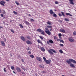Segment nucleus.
I'll return each instance as SVG.
<instances>
[{
    "mask_svg": "<svg viewBox=\"0 0 76 76\" xmlns=\"http://www.w3.org/2000/svg\"><path fill=\"white\" fill-rule=\"evenodd\" d=\"M69 0L70 1V2H72V1H73V0Z\"/></svg>",
    "mask_w": 76,
    "mask_h": 76,
    "instance_id": "nucleus-52",
    "label": "nucleus"
},
{
    "mask_svg": "<svg viewBox=\"0 0 76 76\" xmlns=\"http://www.w3.org/2000/svg\"><path fill=\"white\" fill-rule=\"evenodd\" d=\"M47 23V24H48V25H51V23L49 21Z\"/></svg>",
    "mask_w": 76,
    "mask_h": 76,
    "instance_id": "nucleus-37",
    "label": "nucleus"
},
{
    "mask_svg": "<svg viewBox=\"0 0 76 76\" xmlns=\"http://www.w3.org/2000/svg\"><path fill=\"white\" fill-rule=\"evenodd\" d=\"M53 16L54 18H57V15L55 13H53Z\"/></svg>",
    "mask_w": 76,
    "mask_h": 76,
    "instance_id": "nucleus-24",
    "label": "nucleus"
},
{
    "mask_svg": "<svg viewBox=\"0 0 76 76\" xmlns=\"http://www.w3.org/2000/svg\"><path fill=\"white\" fill-rule=\"evenodd\" d=\"M64 20H65V21H67V22H69V20L68 19L65 18Z\"/></svg>",
    "mask_w": 76,
    "mask_h": 76,
    "instance_id": "nucleus-27",
    "label": "nucleus"
},
{
    "mask_svg": "<svg viewBox=\"0 0 76 76\" xmlns=\"http://www.w3.org/2000/svg\"><path fill=\"white\" fill-rule=\"evenodd\" d=\"M4 39L5 41V42H6V38H4Z\"/></svg>",
    "mask_w": 76,
    "mask_h": 76,
    "instance_id": "nucleus-61",
    "label": "nucleus"
},
{
    "mask_svg": "<svg viewBox=\"0 0 76 76\" xmlns=\"http://www.w3.org/2000/svg\"><path fill=\"white\" fill-rule=\"evenodd\" d=\"M28 16H31V14H28Z\"/></svg>",
    "mask_w": 76,
    "mask_h": 76,
    "instance_id": "nucleus-53",
    "label": "nucleus"
},
{
    "mask_svg": "<svg viewBox=\"0 0 76 76\" xmlns=\"http://www.w3.org/2000/svg\"><path fill=\"white\" fill-rule=\"evenodd\" d=\"M22 62H24V60H23V59H22Z\"/></svg>",
    "mask_w": 76,
    "mask_h": 76,
    "instance_id": "nucleus-55",
    "label": "nucleus"
},
{
    "mask_svg": "<svg viewBox=\"0 0 76 76\" xmlns=\"http://www.w3.org/2000/svg\"><path fill=\"white\" fill-rule=\"evenodd\" d=\"M37 42H38V43H39L40 44H41L42 45H43V44L42 43V42L41 41V40L40 39H38L37 40Z\"/></svg>",
    "mask_w": 76,
    "mask_h": 76,
    "instance_id": "nucleus-8",
    "label": "nucleus"
},
{
    "mask_svg": "<svg viewBox=\"0 0 76 76\" xmlns=\"http://www.w3.org/2000/svg\"><path fill=\"white\" fill-rule=\"evenodd\" d=\"M26 43L27 44H29V45H31L32 44V42L31 41H30L29 40H27L26 42Z\"/></svg>",
    "mask_w": 76,
    "mask_h": 76,
    "instance_id": "nucleus-3",
    "label": "nucleus"
},
{
    "mask_svg": "<svg viewBox=\"0 0 76 76\" xmlns=\"http://www.w3.org/2000/svg\"><path fill=\"white\" fill-rule=\"evenodd\" d=\"M50 50H48V52L50 54L52 55V54H53L54 53H56V51H55V50H54V49H50ZM52 51H53V52Z\"/></svg>",
    "mask_w": 76,
    "mask_h": 76,
    "instance_id": "nucleus-2",
    "label": "nucleus"
},
{
    "mask_svg": "<svg viewBox=\"0 0 76 76\" xmlns=\"http://www.w3.org/2000/svg\"><path fill=\"white\" fill-rule=\"evenodd\" d=\"M3 22L4 24V25H5V22H4V21H3Z\"/></svg>",
    "mask_w": 76,
    "mask_h": 76,
    "instance_id": "nucleus-59",
    "label": "nucleus"
},
{
    "mask_svg": "<svg viewBox=\"0 0 76 76\" xmlns=\"http://www.w3.org/2000/svg\"><path fill=\"white\" fill-rule=\"evenodd\" d=\"M5 2L4 1H1L0 2V4L1 5L3 6H4V4H5Z\"/></svg>",
    "mask_w": 76,
    "mask_h": 76,
    "instance_id": "nucleus-4",
    "label": "nucleus"
},
{
    "mask_svg": "<svg viewBox=\"0 0 76 76\" xmlns=\"http://www.w3.org/2000/svg\"><path fill=\"white\" fill-rule=\"evenodd\" d=\"M6 67H4V72L5 73H6V72H7V71H6Z\"/></svg>",
    "mask_w": 76,
    "mask_h": 76,
    "instance_id": "nucleus-26",
    "label": "nucleus"
},
{
    "mask_svg": "<svg viewBox=\"0 0 76 76\" xmlns=\"http://www.w3.org/2000/svg\"><path fill=\"white\" fill-rule=\"evenodd\" d=\"M39 38L42 39V40H43V37L42 36H39Z\"/></svg>",
    "mask_w": 76,
    "mask_h": 76,
    "instance_id": "nucleus-31",
    "label": "nucleus"
},
{
    "mask_svg": "<svg viewBox=\"0 0 76 76\" xmlns=\"http://www.w3.org/2000/svg\"><path fill=\"white\" fill-rule=\"evenodd\" d=\"M47 28H50V29L52 28V26H47Z\"/></svg>",
    "mask_w": 76,
    "mask_h": 76,
    "instance_id": "nucleus-25",
    "label": "nucleus"
},
{
    "mask_svg": "<svg viewBox=\"0 0 76 76\" xmlns=\"http://www.w3.org/2000/svg\"><path fill=\"white\" fill-rule=\"evenodd\" d=\"M24 22L26 23V24L28 25H30L29 23V22H28V21H26L25 20Z\"/></svg>",
    "mask_w": 76,
    "mask_h": 76,
    "instance_id": "nucleus-14",
    "label": "nucleus"
},
{
    "mask_svg": "<svg viewBox=\"0 0 76 76\" xmlns=\"http://www.w3.org/2000/svg\"><path fill=\"white\" fill-rule=\"evenodd\" d=\"M17 71L18 72H21V70L20 69L19 67H17L16 69Z\"/></svg>",
    "mask_w": 76,
    "mask_h": 76,
    "instance_id": "nucleus-7",
    "label": "nucleus"
},
{
    "mask_svg": "<svg viewBox=\"0 0 76 76\" xmlns=\"http://www.w3.org/2000/svg\"><path fill=\"white\" fill-rule=\"evenodd\" d=\"M21 73H22V74H25V72H21Z\"/></svg>",
    "mask_w": 76,
    "mask_h": 76,
    "instance_id": "nucleus-54",
    "label": "nucleus"
},
{
    "mask_svg": "<svg viewBox=\"0 0 76 76\" xmlns=\"http://www.w3.org/2000/svg\"><path fill=\"white\" fill-rule=\"evenodd\" d=\"M61 46V47H63L64 46V45L63 44H59Z\"/></svg>",
    "mask_w": 76,
    "mask_h": 76,
    "instance_id": "nucleus-41",
    "label": "nucleus"
},
{
    "mask_svg": "<svg viewBox=\"0 0 76 76\" xmlns=\"http://www.w3.org/2000/svg\"><path fill=\"white\" fill-rule=\"evenodd\" d=\"M61 13L62 14V15H63V16H65V15H64V12H61Z\"/></svg>",
    "mask_w": 76,
    "mask_h": 76,
    "instance_id": "nucleus-33",
    "label": "nucleus"
},
{
    "mask_svg": "<svg viewBox=\"0 0 76 76\" xmlns=\"http://www.w3.org/2000/svg\"><path fill=\"white\" fill-rule=\"evenodd\" d=\"M70 4H74V3H73V2L72 1V2H71L69 3Z\"/></svg>",
    "mask_w": 76,
    "mask_h": 76,
    "instance_id": "nucleus-42",
    "label": "nucleus"
},
{
    "mask_svg": "<svg viewBox=\"0 0 76 76\" xmlns=\"http://www.w3.org/2000/svg\"><path fill=\"white\" fill-rule=\"evenodd\" d=\"M57 41H60V42H62V43H64V41H63V40H61L60 39H57Z\"/></svg>",
    "mask_w": 76,
    "mask_h": 76,
    "instance_id": "nucleus-19",
    "label": "nucleus"
},
{
    "mask_svg": "<svg viewBox=\"0 0 76 76\" xmlns=\"http://www.w3.org/2000/svg\"><path fill=\"white\" fill-rule=\"evenodd\" d=\"M26 38L28 39H31V38L29 36H27Z\"/></svg>",
    "mask_w": 76,
    "mask_h": 76,
    "instance_id": "nucleus-28",
    "label": "nucleus"
},
{
    "mask_svg": "<svg viewBox=\"0 0 76 76\" xmlns=\"http://www.w3.org/2000/svg\"><path fill=\"white\" fill-rule=\"evenodd\" d=\"M44 65L42 64L39 65V66L40 68H41V69H44Z\"/></svg>",
    "mask_w": 76,
    "mask_h": 76,
    "instance_id": "nucleus-11",
    "label": "nucleus"
},
{
    "mask_svg": "<svg viewBox=\"0 0 76 76\" xmlns=\"http://www.w3.org/2000/svg\"><path fill=\"white\" fill-rule=\"evenodd\" d=\"M49 42H50V43H53V40H52L50 39V40H49Z\"/></svg>",
    "mask_w": 76,
    "mask_h": 76,
    "instance_id": "nucleus-32",
    "label": "nucleus"
},
{
    "mask_svg": "<svg viewBox=\"0 0 76 76\" xmlns=\"http://www.w3.org/2000/svg\"><path fill=\"white\" fill-rule=\"evenodd\" d=\"M45 32L47 34L50 35V31L49 30L45 31Z\"/></svg>",
    "mask_w": 76,
    "mask_h": 76,
    "instance_id": "nucleus-13",
    "label": "nucleus"
},
{
    "mask_svg": "<svg viewBox=\"0 0 76 76\" xmlns=\"http://www.w3.org/2000/svg\"><path fill=\"white\" fill-rule=\"evenodd\" d=\"M50 13L51 14V15H53V14L54 13V12L53 11V10H51L50 11Z\"/></svg>",
    "mask_w": 76,
    "mask_h": 76,
    "instance_id": "nucleus-21",
    "label": "nucleus"
},
{
    "mask_svg": "<svg viewBox=\"0 0 76 76\" xmlns=\"http://www.w3.org/2000/svg\"><path fill=\"white\" fill-rule=\"evenodd\" d=\"M14 68H15V67H14V66H11V69H12V70H13V69H14Z\"/></svg>",
    "mask_w": 76,
    "mask_h": 76,
    "instance_id": "nucleus-44",
    "label": "nucleus"
},
{
    "mask_svg": "<svg viewBox=\"0 0 76 76\" xmlns=\"http://www.w3.org/2000/svg\"><path fill=\"white\" fill-rule=\"evenodd\" d=\"M54 39H57V37H56V36H54Z\"/></svg>",
    "mask_w": 76,
    "mask_h": 76,
    "instance_id": "nucleus-45",
    "label": "nucleus"
},
{
    "mask_svg": "<svg viewBox=\"0 0 76 76\" xmlns=\"http://www.w3.org/2000/svg\"><path fill=\"white\" fill-rule=\"evenodd\" d=\"M1 10L0 9V13H1Z\"/></svg>",
    "mask_w": 76,
    "mask_h": 76,
    "instance_id": "nucleus-63",
    "label": "nucleus"
},
{
    "mask_svg": "<svg viewBox=\"0 0 76 76\" xmlns=\"http://www.w3.org/2000/svg\"><path fill=\"white\" fill-rule=\"evenodd\" d=\"M73 34L74 35H76V31H74L73 33Z\"/></svg>",
    "mask_w": 76,
    "mask_h": 76,
    "instance_id": "nucleus-40",
    "label": "nucleus"
},
{
    "mask_svg": "<svg viewBox=\"0 0 76 76\" xmlns=\"http://www.w3.org/2000/svg\"><path fill=\"white\" fill-rule=\"evenodd\" d=\"M20 38L23 41H26V39L23 36H21Z\"/></svg>",
    "mask_w": 76,
    "mask_h": 76,
    "instance_id": "nucleus-9",
    "label": "nucleus"
},
{
    "mask_svg": "<svg viewBox=\"0 0 76 76\" xmlns=\"http://www.w3.org/2000/svg\"><path fill=\"white\" fill-rule=\"evenodd\" d=\"M42 73H46V72L45 71H42Z\"/></svg>",
    "mask_w": 76,
    "mask_h": 76,
    "instance_id": "nucleus-57",
    "label": "nucleus"
},
{
    "mask_svg": "<svg viewBox=\"0 0 76 76\" xmlns=\"http://www.w3.org/2000/svg\"><path fill=\"white\" fill-rule=\"evenodd\" d=\"M69 40L70 42H73L74 41V39L72 38H69Z\"/></svg>",
    "mask_w": 76,
    "mask_h": 76,
    "instance_id": "nucleus-10",
    "label": "nucleus"
},
{
    "mask_svg": "<svg viewBox=\"0 0 76 76\" xmlns=\"http://www.w3.org/2000/svg\"><path fill=\"white\" fill-rule=\"evenodd\" d=\"M2 28H3V27H2V26H0V29Z\"/></svg>",
    "mask_w": 76,
    "mask_h": 76,
    "instance_id": "nucleus-60",
    "label": "nucleus"
},
{
    "mask_svg": "<svg viewBox=\"0 0 76 76\" xmlns=\"http://www.w3.org/2000/svg\"><path fill=\"white\" fill-rule=\"evenodd\" d=\"M15 3L17 5V6H19V4L18 2H17V1H15Z\"/></svg>",
    "mask_w": 76,
    "mask_h": 76,
    "instance_id": "nucleus-36",
    "label": "nucleus"
},
{
    "mask_svg": "<svg viewBox=\"0 0 76 76\" xmlns=\"http://www.w3.org/2000/svg\"><path fill=\"white\" fill-rule=\"evenodd\" d=\"M59 16H62V15L61 14H58Z\"/></svg>",
    "mask_w": 76,
    "mask_h": 76,
    "instance_id": "nucleus-48",
    "label": "nucleus"
},
{
    "mask_svg": "<svg viewBox=\"0 0 76 76\" xmlns=\"http://www.w3.org/2000/svg\"><path fill=\"white\" fill-rule=\"evenodd\" d=\"M43 59H44V61H45V62L47 60H46V58H45V57H43Z\"/></svg>",
    "mask_w": 76,
    "mask_h": 76,
    "instance_id": "nucleus-35",
    "label": "nucleus"
},
{
    "mask_svg": "<svg viewBox=\"0 0 76 76\" xmlns=\"http://www.w3.org/2000/svg\"><path fill=\"white\" fill-rule=\"evenodd\" d=\"M66 15H67V16H69H69H72V15L70 14L69 13H66Z\"/></svg>",
    "mask_w": 76,
    "mask_h": 76,
    "instance_id": "nucleus-23",
    "label": "nucleus"
},
{
    "mask_svg": "<svg viewBox=\"0 0 76 76\" xmlns=\"http://www.w3.org/2000/svg\"><path fill=\"white\" fill-rule=\"evenodd\" d=\"M1 45H2V46L3 47H5L6 46V45H5V43H4V41H2L1 42Z\"/></svg>",
    "mask_w": 76,
    "mask_h": 76,
    "instance_id": "nucleus-5",
    "label": "nucleus"
},
{
    "mask_svg": "<svg viewBox=\"0 0 76 76\" xmlns=\"http://www.w3.org/2000/svg\"><path fill=\"white\" fill-rule=\"evenodd\" d=\"M36 58L38 61H42V58L41 57H36Z\"/></svg>",
    "mask_w": 76,
    "mask_h": 76,
    "instance_id": "nucleus-6",
    "label": "nucleus"
},
{
    "mask_svg": "<svg viewBox=\"0 0 76 76\" xmlns=\"http://www.w3.org/2000/svg\"><path fill=\"white\" fill-rule=\"evenodd\" d=\"M40 49L42 51H45V49L44 47H40Z\"/></svg>",
    "mask_w": 76,
    "mask_h": 76,
    "instance_id": "nucleus-18",
    "label": "nucleus"
},
{
    "mask_svg": "<svg viewBox=\"0 0 76 76\" xmlns=\"http://www.w3.org/2000/svg\"><path fill=\"white\" fill-rule=\"evenodd\" d=\"M45 29L46 30H48V28H47V27H45Z\"/></svg>",
    "mask_w": 76,
    "mask_h": 76,
    "instance_id": "nucleus-47",
    "label": "nucleus"
},
{
    "mask_svg": "<svg viewBox=\"0 0 76 76\" xmlns=\"http://www.w3.org/2000/svg\"><path fill=\"white\" fill-rule=\"evenodd\" d=\"M28 54H31V51H29L28 52Z\"/></svg>",
    "mask_w": 76,
    "mask_h": 76,
    "instance_id": "nucleus-46",
    "label": "nucleus"
},
{
    "mask_svg": "<svg viewBox=\"0 0 76 76\" xmlns=\"http://www.w3.org/2000/svg\"><path fill=\"white\" fill-rule=\"evenodd\" d=\"M42 30L41 29L39 28L37 30V31L39 32H41Z\"/></svg>",
    "mask_w": 76,
    "mask_h": 76,
    "instance_id": "nucleus-17",
    "label": "nucleus"
},
{
    "mask_svg": "<svg viewBox=\"0 0 76 76\" xmlns=\"http://www.w3.org/2000/svg\"><path fill=\"white\" fill-rule=\"evenodd\" d=\"M1 17H3V14H1Z\"/></svg>",
    "mask_w": 76,
    "mask_h": 76,
    "instance_id": "nucleus-50",
    "label": "nucleus"
},
{
    "mask_svg": "<svg viewBox=\"0 0 76 76\" xmlns=\"http://www.w3.org/2000/svg\"><path fill=\"white\" fill-rule=\"evenodd\" d=\"M10 31L12 32L13 33H15V31H14V30H13V29H11Z\"/></svg>",
    "mask_w": 76,
    "mask_h": 76,
    "instance_id": "nucleus-29",
    "label": "nucleus"
},
{
    "mask_svg": "<svg viewBox=\"0 0 76 76\" xmlns=\"http://www.w3.org/2000/svg\"><path fill=\"white\" fill-rule=\"evenodd\" d=\"M50 31H52V30L51 29H50Z\"/></svg>",
    "mask_w": 76,
    "mask_h": 76,
    "instance_id": "nucleus-64",
    "label": "nucleus"
},
{
    "mask_svg": "<svg viewBox=\"0 0 76 76\" xmlns=\"http://www.w3.org/2000/svg\"><path fill=\"white\" fill-rule=\"evenodd\" d=\"M7 1H9V0H5Z\"/></svg>",
    "mask_w": 76,
    "mask_h": 76,
    "instance_id": "nucleus-62",
    "label": "nucleus"
},
{
    "mask_svg": "<svg viewBox=\"0 0 76 76\" xmlns=\"http://www.w3.org/2000/svg\"><path fill=\"white\" fill-rule=\"evenodd\" d=\"M71 62H72V63H74V64H76V61L72 59H69V60L66 61V62L68 64H70V63H71Z\"/></svg>",
    "mask_w": 76,
    "mask_h": 76,
    "instance_id": "nucleus-1",
    "label": "nucleus"
},
{
    "mask_svg": "<svg viewBox=\"0 0 76 76\" xmlns=\"http://www.w3.org/2000/svg\"><path fill=\"white\" fill-rule=\"evenodd\" d=\"M13 13L14 15H17V12L15 11H13Z\"/></svg>",
    "mask_w": 76,
    "mask_h": 76,
    "instance_id": "nucleus-39",
    "label": "nucleus"
},
{
    "mask_svg": "<svg viewBox=\"0 0 76 76\" xmlns=\"http://www.w3.org/2000/svg\"><path fill=\"white\" fill-rule=\"evenodd\" d=\"M30 20L31 22H34V20L33 19H31Z\"/></svg>",
    "mask_w": 76,
    "mask_h": 76,
    "instance_id": "nucleus-43",
    "label": "nucleus"
},
{
    "mask_svg": "<svg viewBox=\"0 0 76 76\" xmlns=\"http://www.w3.org/2000/svg\"><path fill=\"white\" fill-rule=\"evenodd\" d=\"M3 13L4 14H5L6 13V12H5V11L4 10V12H3Z\"/></svg>",
    "mask_w": 76,
    "mask_h": 76,
    "instance_id": "nucleus-49",
    "label": "nucleus"
},
{
    "mask_svg": "<svg viewBox=\"0 0 76 76\" xmlns=\"http://www.w3.org/2000/svg\"><path fill=\"white\" fill-rule=\"evenodd\" d=\"M55 4H57V1H56L55 2Z\"/></svg>",
    "mask_w": 76,
    "mask_h": 76,
    "instance_id": "nucleus-56",
    "label": "nucleus"
},
{
    "mask_svg": "<svg viewBox=\"0 0 76 76\" xmlns=\"http://www.w3.org/2000/svg\"><path fill=\"white\" fill-rule=\"evenodd\" d=\"M30 57H31V58H34V55H31L30 56Z\"/></svg>",
    "mask_w": 76,
    "mask_h": 76,
    "instance_id": "nucleus-38",
    "label": "nucleus"
},
{
    "mask_svg": "<svg viewBox=\"0 0 76 76\" xmlns=\"http://www.w3.org/2000/svg\"><path fill=\"white\" fill-rule=\"evenodd\" d=\"M62 36V35L61 34V33H59L58 34V36L59 37V38H60V39H61V36Z\"/></svg>",
    "mask_w": 76,
    "mask_h": 76,
    "instance_id": "nucleus-22",
    "label": "nucleus"
},
{
    "mask_svg": "<svg viewBox=\"0 0 76 76\" xmlns=\"http://www.w3.org/2000/svg\"><path fill=\"white\" fill-rule=\"evenodd\" d=\"M60 31L61 32H63V33H66V31H65V30L63 28H62L60 29Z\"/></svg>",
    "mask_w": 76,
    "mask_h": 76,
    "instance_id": "nucleus-12",
    "label": "nucleus"
},
{
    "mask_svg": "<svg viewBox=\"0 0 76 76\" xmlns=\"http://www.w3.org/2000/svg\"><path fill=\"white\" fill-rule=\"evenodd\" d=\"M45 62L46 64H50V62L48 61V60H46Z\"/></svg>",
    "mask_w": 76,
    "mask_h": 76,
    "instance_id": "nucleus-15",
    "label": "nucleus"
},
{
    "mask_svg": "<svg viewBox=\"0 0 76 76\" xmlns=\"http://www.w3.org/2000/svg\"><path fill=\"white\" fill-rule=\"evenodd\" d=\"M59 52L60 53H61V54H62V53H63V51H62L61 50H59Z\"/></svg>",
    "mask_w": 76,
    "mask_h": 76,
    "instance_id": "nucleus-30",
    "label": "nucleus"
},
{
    "mask_svg": "<svg viewBox=\"0 0 76 76\" xmlns=\"http://www.w3.org/2000/svg\"><path fill=\"white\" fill-rule=\"evenodd\" d=\"M41 33V34L42 35H45V32H44V30H42V31L40 32Z\"/></svg>",
    "mask_w": 76,
    "mask_h": 76,
    "instance_id": "nucleus-20",
    "label": "nucleus"
},
{
    "mask_svg": "<svg viewBox=\"0 0 76 76\" xmlns=\"http://www.w3.org/2000/svg\"><path fill=\"white\" fill-rule=\"evenodd\" d=\"M19 26L21 28H23V26H22L21 24H20L19 25Z\"/></svg>",
    "mask_w": 76,
    "mask_h": 76,
    "instance_id": "nucleus-34",
    "label": "nucleus"
},
{
    "mask_svg": "<svg viewBox=\"0 0 76 76\" xmlns=\"http://www.w3.org/2000/svg\"><path fill=\"white\" fill-rule=\"evenodd\" d=\"M13 73H15V74H16V72L15 71H13Z\"/></svg>",
    "mask_w": 76,
    "mask_h": 76,
    "instance_id": "nucleus-58",
    "label": "nucleus"
},
{
    "mask_svg": "<svg viewBox=\"0 0 76 76\" xmlns=\"http://www.w3.org/2000/svg\"><path fill=\"white\" fill-rule=\"evenodd\" d=\"M47 44H50V41H47Z\"/></svg>",
    "mask_w": 76,
    "mask_h": 76,
    "instance_id": "nucleus-51",
    "label": "nucleus"
},
{
    "mask_svg": "<svg viewBox=\"0 0 76 76\" xmlns=\"http://www.w3.org/2000/svg\"><path fill=\"white\" fill-rule=\"evenodd\" d=\"M70 66L72 67H75V65L73 64H70Z\"/></svg>",
    "mask_w": 76,
    "mask_h": 76,
    "instance_id": "nucleus-16",
    "label": "nucleus"
}]
</instances>
